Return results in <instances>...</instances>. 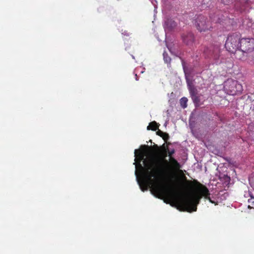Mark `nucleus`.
<instances>
[{
	"mask_svg": "<svg viewBox=\"0 0 254 254\" xmlns=\"http://www.w3.org/2000/svg\"><path fill=\"white\" fill-rule=\"evenodd\" d=\"M168 147L164 144L160 148L155 144L153 147L143 145L139 150H134L135 165V174L142 191L151 188L154 195L164 202L176 206L180 210L189 212L196 211L200 199L204 196L211 203L208 189L194 180L199 186V192L190 191L183 196L178 195L174 190L158 184L159 177L168 170L169 162L165 159Z\"/></svg>",
	"mask_w": 254,
	"mask_h": 254,
	"instance_id": "1",
	"label": "nucleus"
},
{
	"mask_svg": "<svg viewBox=\"0 0 254 254\" xmlns=\"http://www.w3.org/2000/svg\"><path fill=\"white\" fill-rule=\"evenodd\" d=\"M241 43V35L239 33H235L228 36L225 46L229 52L237 55L239 53V51H240Z\"/></svg>",
	"mask_w": 254,
	"mask_h": 254,
	"instance_id": "2",
	"label": "nucleus"
},
{
	"mask_svg": "<svg viewBox=\"0 0 254 254\" xmlns=\"http://www.w3.org/2000/svg\"><path fill=\"white\" fill-rule=\"evenodd\" d=\"M194 24L200 32L210 31L212 29L211 22L205 16L202 14L197 16L195 19Z\"/></svg>",
	"mask_w": 254,
	"mask_h": 254,
	"instance_id": "3",
	"label": "nucleus"
},
{
	"mask_svg": "<svg viewBox=\"0 0 254 254\" xmlns=\"http://www.w3.org/2000/svg\"><path fill=\"white\" fill-rule=\"evenodd\" d=\"M254 50V38H242L240 45V51L239 53L244 54V53H251Z\"/></svg>",
	"mask_w": 254,
	"mask_h": 254,
	"instance_id": "4",
	"label": "nucleus"
},
{
	"mask_svg": "<svg viewBox=\"0 0 254 254\" xmlns=\"http://www.w3.org/2000/svg\"><path fill=\"white\" fill-rule=\"evenodd\" d=\"M220 49L218 46L211 45L209 47H205L203 53L205 58L217 60L219 57Z\"/></svg>",
	"mask_w": 254,
	"mask_h": 254,
	"instance_id": "5",
	"label": "nucleus"
},
{
	"mask_svg": "<svg viewBox=\"0 0 254 254\" xmlns=\"http://www.w3.org/2000/svg\"><path fill=\"white\" fill-rule=\"evenodd\" d=\"M236 80L232 79H228L224 83V90L227 94L230 95H235V86H236Z\"/></svg>",
	"mask_w": 254,
	"mask_h": 254,
	"instance_id": "6",
	"label": "nucleus"
},
{
	"mask_svg": "<svg viewBox=\"0 0 254 254\" xmlns=\"http://www.w3.org/2000/svg\"><path fill=\"white\" fill-rule=\"evenodd\" d=\"M183 42L187 45H191L194 41V35L191 33H189L187 35L182 36Z\"/></svg>",
	"mask_w": 254,
	"mask_h": 254,
	"instance_id": "7",
	"label": "nucleus"
},
{
	"mask_svg": "<svg viewBox=\"0 0 254 254\" xmlns=\"http://www.w3.org/2000/svg\"><path fill=\"white\" fill-rule=\"evenodd\" d=\"M220 12L217 11L216 13L210 14V19L211 21L214 23H219L222 21V19L219 16Z\"/></svg>",
	"mask_w": 254,
	"mask_h": 254,
	"instance_id": "8",
	"label": "nucleus"
},
{
	"mask_svg": "<svg viewBox=\"0 0 254 254\" xmlns=\"http://www.w3.org/2000/svg\"><path fill=\"white\" fill-rule=\"evenodd\" d=\"M186 79L189 86L190 93V94L191 97L192 98L193 97L198 94L197 90L194 86L190 85V84L188 81V79L187 78Z\"/></svg>",
	"mask_w": 254,
	"mask_h": 254,
	"instance_id": "9",
	"label": "nucleus"
},
{
	"mask_svg": "<svg viewBox=\"0 0 254 254\" xmlns=\"http://www.w3.org/2000/svg\"><path fill=\"white\" fill-rule=\"evenodd\" d=\"M170 161L172 166V167L175 170L180 169L181 165L177 160L174 157H171L170 159Z\"/></svg>",
	"mask_w": 254,
	"mask_h": 254,
	"instance_id": "10",
	"label": "nucleus"
},
{
	"mask_svg": "<svg viewBox=\"0 0 254 254\" xmlns=\"http://www.w3.org/2000/svg\"><path fill=\"white\" fill-rule=\"evenodd\" d=\"M159 126V124H157L155 121H153L149 124L147 129L148 130L151 129L152 130L156 131L158 129Z\"/></svg>",
	"mask_w": 254,
	"mask_h": 254,
	"instance_id": "11",
	"label": "nucleus"
},
{
	"mask_svg": "<svg viewBox=\"0 0 254 254\" xmlns=\"http://www.w3.org/2000/svg\"><path fill=\"white\" fill-rule=\"evenodd\" d=\"M200 95H198V94L197 95H195V96L191 98L195 106L196 107L199 106L201 105L200 103Z\"/></svg>",
	"mask_w": 254,
	"mask_h": 254,
	"instance_id": "12",
	"label": "nucleus"
},
{
	"mask_svg": "<svg viewBox=\"0 0 254 254\" xmlns=\"http://www.w3.org/2000/svg\"><path fill=\"white\" fill-rule=\"evenodd\" d=\"M235 94L241 93L243 91V86L236 80V86H235Z\"/></svg>",
	"mask_w": 254,
	"mask_h": 254,
	"instance_id": "13",
	"label": "nucleus"
},
{
	"mask_svg": "<svg viewBox=\"0 0 254 254\" xmlns=\"http://www.w3.org/2000/svg\"><path fill=\"white\" fill-rule=\"evenodd\" d=\"M188 101L186 97H183L180 99V105L183 108L185 109L187 107Z\"/></svg>",
	"mask_w": 254,
	"mask_h": 254,
	"instance_id": "14",
	"label": "nucleus"
},
{
	"mask_svg": "<svg viewBox=\"0 0 254 254\" xmlns=\"http://www.w3.org/2000/svg\"><path fill=\"white\" fill-rule=\"evenodd\" d=\"M165 23L167 26L169 27L170 28H173L176 26V22L171 19H168Z\"/></svg>",
	"mask_w": 254,
	"mask_h": 254,
	"instance_id": "15",
	"label": "nucleus"
},
{
	"mask_svg": "<svg viewBox=\"0 0 254 254\" xmlns=\"http://www.w3.org/2000/svg\"><path fill=\"white\" fill-rule=\"evenodd\" d=\"M163 57H164V60L165 63H169L171 62V58L167 56V55L166 54V53H163Z\"/></svg>",
	"mask_w": 254,
	"mask_h": 254,
	"instance_id": "16",
	"label": "nucleus"
},
{
	"mask_svg": "<svg viewBox=\"0 0 254 254\" xmlns=\"http://www.w3.org/2000/svg\"><path fill=\"white\" fill-rule=\"evenodd\" d=\"M175 150L174 149H172V150H170L168 149V156L170 157V159L171 158V157H173L172 156L175 153Z\"/></svg>",
	"mask_w": 254,
	"mask_h": 254,
	"instance_id": "17",
	"label": "nucleus"
},
{
	"mask_svg": "<svg viewBox=\"0 0 254 254\" xmlns=\"http://www.w3.org/2000/svg\"><path fill=\"white\" fill-rule=\"evenodd\" d=\"M161 137H162L164 141H167L169 138V135L168 133L165 132Z\"/></svg>",
	"mask_w": 254,
	"mask_h": 254,
	"instance_id": "18",
	"label": "nucleus"
},
{
	"mask_svg": "<svg viewBox=\"0 0 254 254\" xmlns=\"http://www.w3.org/2000/svg\"><path fill=\"white\" fill-rule=\"evenodd\" d=\"M164 133L165 132H163L160 129H158V130L156 131L157 135L160 136V137H162Z\"/></svg>",
	"mask_w": 254,
	"mask_h": 254,
	"instance_id": "19",
	"label": "nucleus"
},
{
	"mask_svg": "<svg viewBox=\"0 0 254 254\" xmlns=\"http://www.w3.org/2000/svg\"><path fill=\"white\" fill-rule=\"evenodd\" d=\"M183 179L186 181V183L188 184V185H192V182L190 181L187 180L186 177L184 175L183 176Z\"/></svg>",
	"mask_w": 254,
	"mask_h": 254,
	"instance_id": "20",
	"label": "nucleus"
},
{
	"mask_svg": "<svg viewBox=\"0 0 254 254\" xmlns=\"http://www.w3.org/2000/svg\"><path fill=\"white\" fill-rule=\"evenodd\" d=\"M250 195L251 196V198L249 199L248 201L249 202H252V203L254 202V197H253L251 194H250Z\"/></svg>",
	"mask_w": 254,
	"mask_h": 254,
	"instance_id": "21",
	"label": "nucleus"
},
{
	"mask_svg": "<svg viewBox=\"0 0 254 254\" xmlns=\"http://www.w3.org/2000/svg\"><path fill=\"white\" fill-rule=\"evenodd\" d=\"M222 2L224 4H227L229 3L231 0H221Z\"/></svg>",
	"mask_w": 254,
	"mask_h": 254,
	"instance_id": "22",
	"label": "nucleus"
},
{
	"mask_svg": "<svg viewBox=\"0 0 254 254\" xmlns=\"http://www.w3.org/2000/svg\"><path fill=\"white\" fill-rule=\"evenodd\" d=\"M226 178L228 180H230V177H228V176H226Z\"/></svg>",
	"mask_w": 254,
	"mask_h": 254,
	"instance_id": "23",
	"label": "nucleus"
}]
</instances>
